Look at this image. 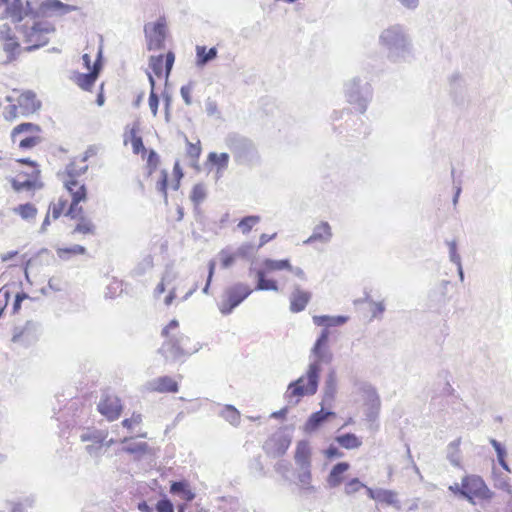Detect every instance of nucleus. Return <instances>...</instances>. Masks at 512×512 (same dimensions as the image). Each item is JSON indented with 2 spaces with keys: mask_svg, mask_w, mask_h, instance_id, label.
<instances>
[{
  "mask_svg": "<svg viewBox=\"0 0 512 512\" xmlns=\"http://www.w3.org/2000/svg\"><path fill=\"white\" fill-rule=\"evenodd\" d=\"M379 45L393 63L406 61L413 50L411 38L400 24L384 29L379 35Z\"/></svg>",
  "mask_w": 512,
  "mask_h": 512,
  "instance_id": "obj_1",
  "label": "nucleus"
},
{
  "mask_svg": "<svg viewBox=\"0 0 512 512\" xmlns=\"http://www.w3.org/2000/svg\"><path fill=\"white\" fill-rule=\"evenodd\" d=\"M320 366L318 363H310L306 375L291 381L284 393V399L288 406H297L305 396H312L317 392L319 384Z\"/></svg>",
  "mask_w": 512,
  "mask_h": 512,
  "instance_id": "obj_2",
  "label": "nucleus"
},
{
  "mask_svg": "<svg viewBox=\"0 0 512 512\" xmlns=\"http://www.w3.org/2000/svg\"><path fill=\"white\" fill-rule=\"evenodd\" d=\"M225 143L237 164L251 167L259 163L258 150L250 139L232 133L226 137Z\"/></svg>",
  "mask_w": 512,
  "mask_h": 512,
  "instance_id": "obj_3",
  "label": "nucleus"
},
{
  "mask_svg": "<svg viewBox=\"0 0 512 512\" xmlns=\"http://www.w3.org/2000/svg\"><path fill=\"white\" fill-rule=\"evenodd\" d=\"M346 101L353 105L361 114L365 113L373 97L371 85L356 76L344 83L343 87Z\"/></svg>",
  "mask_w": 512,
  "mask_h": 512,
  "instance_id": "obj_4",
  "label": "nucleus"
},
{
  "mask_svg": "<svg viewBox=\"0 0 512 512\" xmlns=\"http://www.w3.org/2000/svg\"><path fill=\"white\" fill-rule=\"evenodd\" d=\"M311 457L312 450L308 440H300L296 445L294 461L297 466V480L300 487L309 492H315V487L311 485Z\"/></svg>",
  "mask_w": 512,
  "mask_h": 512,
  "instance_id": "obj_5",
  "label": "nucleus"
},
{
  "mask_svg": "<svg viewBox=\"0 0 512 512\" xmlns=\"http://www.w3.org/2000/svg\"><path fill=\"white\" fill-rule=\"evenodd\" d=\"M16 29L23 34L24 41L30 44L24 48L26 52H32L45 46L49 42L47 34L55 30L50 24L37 21V19L34 20L31 27L19 25Z\"/></svg>",
  "mask_w": 512,
  "mask_h": 512,
  "instance_id": "obj_6",
  "label": "nucleus"
},
{
  "mask_svg": "<svg viewBox=\"0 0 512 512\" xmlns=\"http://www.w3.org/2000/svg\"><path fill=\"white\" fill-rule=\"evenodd\" d=\"M464 499L471 504H476V500L490 501L494 493L489 489L483 478L476 474H468L463 478Z\"/></svg>",
  "mask_w": 512,
  "mask_h": 512,
  "instance_id": "obj_7",
  "label": "nucleus"
},
{
  "mask_svg": "<svg viewBox=\"0 0 512 512\" xmlns=\"http://www.w3.org/2000/svg\"><path fill=\"white\" fill-rule=\"evenodd\" d=\"M9 18L17 26L26 19H37L36 2L32 0H10L0 19Z\"/></svg>",
  "mask_w": 512,
  "mask_h": 512,
  "instance_id": "obj_8",
  "label": "nucleus"
},
{
  "mask_svg": "<svg viewBox=\"0 0 512 512\" xmlns=\"http://www.w3.org/2000/svg\"><path fill=\"white\" fill-rule=\"evenodd\" d=\"M252 289L245 283H236L226 288L218 307L223 315H229L251 293Z\"/></svg>",
  "mask_w": 512,
  "mask_h": 512,
  "instance_id": "obj_9",
  "label": "nucleus"
},
{
  "mask_svg": "<svg viewBox=\"0 0 512 512\" xmlns=\"http://www.w3.org/2000/svg\"><path fill=\"white\" fill-rule=\"evenodd\" d=\"M97 410L103 415L108 421H114L118 419L123 410L121 399L105 391L101 395V399L97 404Z\"/></svg>",
  "mask_w": 512,
  "mask_h": 512,
  "instance_id": "obj_10",
  "label": "nucleus"
},
{
  "mask_svg": "<svg viewBox=\"0 0 512 512\" xmlns=\"http://www.w3.org/2000/svg\"><path fill=\"white\" fill-rule=\"evenodd\" d=\"M292 442V436L282 431L272 435V437L265 443L264 449L273 457L283 456L289 449Z\"/></svg>",
  "mask_w": 512,
  "mask_h": 512,
  "instance_id": "obj_11",
  "label": "nucleus"
},
{
  "mask_svg": "<svg viewBox=\"0 0 512 512\" xmlns=\"http://www.w3.org/2000/svg\"><path fill=\"white\" fill-rule=\"evenodd\" d=\"M75 10H77L76 6L65 4L60 0H45L36 3L37 19L50 16L52 12L65 15Z\"/></svg>",
  "mask_w": 512,
  "mask_h": 512,
  "instance_id": "obj_12",
  "label": "nucleus"
},
{
  "mask_svg": "<svg viewBox=\"0 0 512 512\" xmlns=\"http://www.w3.org/2000/svg\"><path fill=\"white\" fill-rule=\"evenodd\" d=\"M101 59H102V51L100 50L98 52L96 60L94 61L93 65H92L91 71H89L88 73H77L76 74L75 82L81 89H83L85 91H90L92 89V87L94 86V84L99 76L100 70L102 68Z\"/></svg>",
  "mask_w": 512,
  "mask_h": 512,
  "instance_id": "obj_13",
  "label": "nucleus"
},
{
  "mask_svg": "<svg viewBox=\"0 0 512 512\" xmlns=\"http://www.w3.org/2000/svg\"><path fill=\"white\" fill-rule=\"evenodd\" d=\"M145 390L158 393H177L179 384L172 377L164 375L154 378L145 384Z\"/></svg>",
  "mask_w": 512,
  "mask_h": 512,
  "instance_id": "obj_14",
  "label": "nucleus"
},
{
  "mask_svg": "<svg viewBox=\"0 0 512 512\" xmlns=\"http://www.w3.org/2000/svg\"><path fill=\"white\" fill-rule=\"evenodd\" d=\"M311 297L312 294L309 291H305L301 289L298 284H295L290 294V311L293 313L303 311L311 300Z\"/></svg>",
  "mask_w": 512,
  "mask_h": 512,
  "instance_id": "obj_15",
  "label": "nucleus"
},
{
  "mask_svg": "<svg viewBox=\"0 0 512 512\" xmlns=\"http://www.w3.org/2000/svg\"><path fill=\"white\" fill-rule=\"evenodd\" d=\"M18 106L23 115L33 114L41 108V101L36 98L33 91H25L18 97Z\"/></svg>",
  "mask_w": 512,
  "mask_h": 512,
  "instance_id": "obj_16",
  "label": "nucleus"
},
{
  "mask_svg": "<svg viewBox=\"0 0 512 512\" xmlns=\"http://www.w3.org/2000/svg\"><path fill=\"white\" fill-rule=\"evenodd\" d=\"M332 416H335L333 411L324 409L312 413L304 424V431L312 433L318 430Z\"/></svg>",
  "mask_w": 512,
  "mask_h": 512,
  "instance_id": "obj_17",
  "label": "nucleus"
},
{
  "mask_svg": "<svg viewBox=\"0 0 512 512\" xmlns=\"http://www.w3.org/2000/svg\"><path fill=\"white\" fill-rule=\"evenodd\" d=\"M40 177V169L35 168L32 170V174H28V178L24 181H20L18 179L12 180V187L15 191L20 192L23 190H33V189H40L43 187V183L39 181Z\"/></svg>",
  "mask_w": 512,
  "mask_h": 512,
  "instance_id": "obj_18",
  "label": "nucleus"
},
{
  "mask_svg": "<svg viewBox=\"0 0 512 512\" xmlns=\"http://www.w3.org/2000/svg\"><path fill=\"white\" fill-rule=\"evenodd\" d=\"M350 464L348 462H338L330 470L327 476V485L330 488L338 487L344 479V474L349 470Z\"/></svg>",
  "mask_w": 512,
  "mask_h": 512,
  "instance_id": "obj_19",
  "label": "nucleus"
},
{
  "mask_svg": "<svg viewBox=\"0 0 512 512\" xmlns=\"http://www.w3.org/2000/svg\"><path fill=\"white\" fill-rule=\"evenodd\" d=\"M332 238L331 226L328 222H321L313 229L311 236L304 241V244H311L316 241L327 243Z\"/></svg>",
  "mask_w": 512,
  "mask_h": 512,
  "instance_id": "obj_20",
  "label": "nucleus"
},
{
  "mask_svg": "<svg viewBox=\"0 0 512 512\" xmlns=\"http://www.w3.org/2000/svg\"><path fill=\"white\" fill-rule=\"evenodd\" d=\"M170 493L186 502H191L195 498V493L190 489V485L186 480L172 481Z\"/></svg>",
  "mask_w": 512,
  "mask_h": 512,
  "instance_id": "obj_21",
  "label": "nucleus"
},
{
  "mask_svg": "<svg viewBox=\"0 0 512 512\" xmlns=\"http://www.w3.org/2000/svg\"><path fill=\"white\" fill-rule=\"evenodd\" d=\"M165 26L161 22L153 25V34L149 36L148 50H161L164 47Z\"/></svg>",
  "mask_w": 512,
  "mask_h": 512,
  "instance_id": "obj_22",
  "label": "nucleus"
},
{
  "mask_svg": "<svg viewBox=\"0 0 512 512\" xmlns=\"http://www.w3.org/2000/svg\"><path fill=\"white\" fill-rule=\"evenodd\" d=\"M348 321L347 316L337 315V316H329V315H316L313 316V323L317 326L323 327V329L329 330L331 327H339L345 324Z\"/></svg>",
  "mask_w": 512,
  "mask_h": 512,
  "instance_id": "obj_23",
  "label": "nucleus"
},
{
  "mask_svg": "<svg viewBox=\"0 0 512 512\" xmlns=\"http://www.w3.org/2000/svg\"><path fill=\"white\" fill-rule=\"evenodd\" d=\"M78 181L76 179H70L65 182V187L69 191L72 197L73 206H77L80 202L85 201L87 197V189L85 184L80 185L77 189Z\"/></svg>",
  "mask_w": 512,
  "mask_h": 512,
  "instance_id": "obj_24",
  "label": "nucleus"
},
{
  "mask_svg": "<svg viewBox=\"0 0 512 512\" xmlns=\"http://www.w3.org/2000/svg\"><path fill=\"white\" fill-rule=\"evenodd\" d=\"M218 51L216 47H211L207 50L206 46H196V65L197 67H204L210 61L217 58Z\"/></svg>",
  "mask_w": 512,
  "mask_h": 512,
  "instance_id": "obj_25",
  "label": "nucleus"
},
{
  "mask_svg": "<svg viewBox=\"0 0 512 512\" xmlns=\"http://www.w3.org/2000/svg\"><path fill=\"white\" fill-rule=\"evenodd\" d=\"M266 272L264 269H259L256 272L257 284L255 290L257 291H278V284L273 279L266 278Z\"/></svg>",
  "mask_w": 512,
  "mask_h": 512,
  "instance_id": "obj_26",
  "label": "nucleus"
},
{
  "mask_svg": "<svg viewBox=\"0 0 512 512\" xmlns=\"http://www.w3.org/2000/svg\"><path fill=\"white\" fill-rule=\"evenodd\" d=\"M461 438H457L450 442L447 446V459L454 467H461Z\"/></svg>",
  "mask_w": 512,
  "mask_h": 512,
  "instance_id": "obj_27",
  "label": "nucleus"
},
{
  "mask_svg": "<svg viewBox=\"0 0 512 512\" xmlns=\"http://www.w3.org/2000/svg\"><path fill=\"white\" fill-rule=\"evenodd\" d=\"M40 132L41 127L39 125L30 122H24L14 127L11 133V138L13 142H16L17 138L23 133H26L27 135H34Z\"/></svg>",
  "mask_w": 512,
  "mask_h": 512,
  "instance_id": "obj_28",
  "label": "nucleus"
},
{
  "mask_svg": "<svg viewBox=\"0 0 512 512\" xmlns=\"http://www.w3.org/2000/svg\"><path fill=\"white\" fill-rule=\"evenodd\" d=\"M3 51L7 55L6 63L14 62L18 58L21 47L16 36H13V40L3 41Z\"/></svg>",
  "mask_w": 512,
  "mask_h": 512,
  "instance_id": "obj_29",
  "label": "nucleus"
},
{
  "mask_svg": "<svg viewBox=\"0 0 512 512\" xmlns=\"http://www.w3.org/2000/svg\"><path fill=\"white\" fill-rule=\"evenodd\" d=\"M122 450L127 454L134 455L137 460H140L144 454L151 452V448L146 442L128 443Z\"/></svg>",
  "mask_w": 512,
  "mask_h": 512,
  "instance_id": "obj_30",
  "label": "nucleus"
},
{
  "mask_svg": "<svg viewBox=\"0 0 512 512\" xmlns=\"http://www.w3.org/2000/svg\"><path fill=\"white\" fill-rule=\"evenodd\" d=\"M376 502L395 507L396 509H400V504L397 499V493L393 490L378 488Z\"/></svg>",
  "mask_w": 512,
  "mask_h": 512,
  "instance_id": "obj_31",
  "label": "nucleus"
},
{
  "mask_svg": "<svg viewBox=\"0 0 512 512\" xmlns=\"http://www.w3.org/2000/svg\"><path fill=\"white\" fill-rule=\"evenodd\" d=\"M337 443L345 449H356L361 446L362 441L354 433H345L336 437Z\"/></svg>",
  "mask_w": 512,
  "mask_h": 512,
  "instance_id": "obj_32",
  "label": "nucleus"
},
{
  "mask_svg": "<svg viewBox=\"0 0 512 512\" xmlns=\"http://www.w3.org/2000/svg\"><path fill=\"white\" fill-rule=\"evenodd\" d=\"M219 415L235 427L240 424V412L233 405H225Z\"/></svg>",
  "mask_w": 512,
  "mask_h": 512,
  "instance_id": "obj_33",
  "label": "nucleus"
},
{
  "mask_svg": "<svg viewBox=\"0 0 512 512\" xmlns=\"http://www.w3.org/2000/svg\"><path fill=\"white\" fill-rule=\"evenodd\" d=\"M140 131L139 122H135L130 130L132 149L135 154L145 152L146 148L143 144L142 137L138 136L137 133Z\"/></svg>",
  "mask_w": 512,
  "mask_h": 512,
  "instance_id": "obj_34",
  "label": "nucleus"
},
{
  "mask_svg": "<svg viewBox=\"0 0 512 512\" xmlns=\"http://www.w3.org/2000/svg\"><path fill=\"white\" fill-rule=\"evenodd\" d=\"M86 252V248L79 244H75L71 247L57 249V255L62 260H69L73 255H84Z\"/></svg>",
  "mask_w": 512,
  "mask_h": 512,
  "instance_id": "obj_35",
  "label": "nucleus"
},
{
  "mask_svg": "<svg viewBox=\"0 0 512 512\" xmlns=\"http://www.w3.org/2000/svg\"><path fill=\"white\" fill-rule=\"evenodd\" d=\"M229 154L226 152L223 153H216V152H210L208 154V161L212 164L217 166L218 172L225 170L228 167L229 163Z\"/></svg>",
  "mask_w": 512,
  "mask_h": 512,
  "instance_id": "obj_36",
  "label": "nucleus"
},
{
  "mask_svg": "<svg viewBox=\"0 0 512 512\" xmlns=\"http://www.w3.org/2000/svg\"><path fill=\"white\" fill-rule=\"evenodd\" d=\"M108 436L107 432L101 430H92L83 433L80 438L83 442H92L93 444H104Z\"/></svg>",
  "mask_w": 512,
  "mask_h": 512,
  "instance_id": "obj_37",
  "label": "nucleus"
},
{
  "mask_svg": "<svg viewBox=\"0 0 512 512\" xmlns=\"http://www.w3.org/2000/svg\"><path fill=\"white\" fill-rule=\"evenodd\" d=\"M264 270L267 272L276 271V270H284V269H292L290 261L288 259L282 260H273V259H265L263 261Z\"/></svg>",
  "mask_w": 512,
  "mask_h": 512,
  "instance_id": "obj_38",
  "label": "nucleus"
},
{
  "mask_svg": "<svg viewBox=\"0 0 512 512\" xmlns=\"http://www.w3.org/2000/svg\"><path fill=\"white\" fill-rule=\"evenodd\" d=\"M361 390L364 395V406L373 404H380L381 400L376 389L370 384H363Z\"/></svg>",
  "mask_w": 512,
  "mask_h": 512,
  "instance_id": "obj_39",
  "label": "nucleus"
},
{
  "mask_svg": "<svg viewBox=\"0 0 512 512\" xmlns=\"http://www.w3.org/2000/svg\"><path fill=\"white\" fill-rule=\"evenodd\" d=\"M207 196V190L204 184L197 183L193 186L190 199L194 203L195 206H198L201 202L205 200Z\"/></svg>",
  "mask_w": 512,
  "mask_h": 512,
  "instance_id": "obj_40",
  "label": "nucleus"
},
{
  "mask_svg": "<svg viewBox=\"0 0 512 512\" xmlns=\"http://www.w3.org/2000/svg\"><path fill=\"white\" fill-rule=\"evenodd\" d=\"M80 222L75 226L72 234L83 233V234H95V225L91 220L87 219L83 215L80 216Z\"/></svg>",
  "mask_w": 512,
  "mask_h": 512,
  "instance_id": "obj_41",
  "label": "nucleus"
},
{
  "mask_svg": "<svg viewBox=\"0 0 512 512\" xmlns=\"http://www.w3.org/2000/svg\"><path fill=\"white\" fill-rule=\"evenodd\" d=\"M14 211L25 220L34 219L37 214V208L31 203L20 204Z\"/></svg>",
  "mask_w": 512,
  "mask_h": 512,
  "instance_id": "obj_42",
  "label": "nucleus"
},
{
  "mask_svg": "<svg viewBox=\"0 0 512 512\" xmlns=\"http://www.w3.org/2000/svg\"><path fill=\"white\" fill-rule=\"evenodd\" d=\"M42 142V138L38 134L26 135L19 140V148L22 150H28Z\"/></svg>",
  "mask_w": 512,
  "mask_h": 512,
  "instance_id": "obj_43",
  "label": "nucleus"
},
{
  "mask_svg": "<svg viewBox=\"0 0 512 512\" xmlns=\"http://www.w3.org/2000/svg\"><path fill=\"white\" fill-rule=\"evenodd\" d=\"M255 252V248L251 243H244L240 247H238L235 251H233L236 259H249L253 256Z\"/></svg>",
  "mask_w": 512,
  "mask_h": 512,
  "instance_id": "obj_44",
  "label": "nucleus"
},
{
  "mask_svg": "<svg viewBox=\"0 0 512 512\" xmlns=\"http://www.w3.org/2000/svg\"><path fill=\"white\" fill-rule=\"evenodd\" d=\"M260 221V216L257 215H249L240 220L238 223V227L241 229L242 233L247 234L250 232L252 227Z\"/></svg>",
  "mask_w": 512,
  "mask_h": 512,
  "instance_id": "obj_45",
  "label": "nucleus"
},
{
  "mask_svg": "<svg viewBox=\"0 0 512 512\" xmlns=\"http://www.w3.org/2000/svg\"><path fill=\"white\" fill-rule=\"evenodd\" d=\"M218 257L221 261V267L223 269L231 267L237 260L236 257L234 256L233 251H230L229 249H222L218 253Z\"/></svg>",
  "mask_w": 512,
  "mask_h": 512,
  "instance_id": "obj_46",
  "label": "nucleus"
},
{
  "mask_svg": "<svg viewBox=\"0 0 512 512\" xmlns=\"http://www.w3.org/2000/svg\"><path fill=\"white\" fill-rule=\"evenodd\" d=\"M329 336L330 331L327 329H322L310 352H322L328 343Z\"/></svg>",
  "mask_w": 512,
  "mask_h": 512,
  "instance_id": "obj_47",
  "label": "nucleus"
},
{
  "mask_svg": "<svg viewBox=\"0 0 512 512\" xmlns=\"http://www.w3.org/2000/svg\"><path fill=\"white\" fill-rule=\"evenodd\" d=\"M167 186H168V173L166 170H162L161 178L157 182L156 189L163 195L164 203L166 205L168 204Z\"/></svg>",
  "mask_w": 512,
  "mask_h": 512,
  "instance_id": "obj_48",
  "label": "nucleus"
},
{
  "mask_svg": "<svg viewBox=\"0 0 512 512\" xmlns=\"http://www.w3.org/2000/svg\"><path fill=\"white\" fill-rule=\"evenodd\" d=\"M163 58H164V56L161 54L158 56H151L149 59V67L152 69L154 74L158 77H160L162 74Z\"/></svg>",
  "mask_w": 512,
  "mask_h": 512,
  "instance_id": "obj_49",
  "label": "nucleus"
},
{
  "mask_svg": "<svg viewBox=\"0 0 512 512\" xmlns=\"http://www.w3.org/2000/svg\"><path fill=\"white\" fill-rule=\"evenodd\" d=\"M381 403L365 406V416L368 422H375L378 419L380 413Z\"/></svg>",
  "mask_w": 512,
  "mask_h": 512,
  "instance_id": "obj_50",
  "label": "nucleus"
},
{
  "mask_svg": "<svg viewBox=\"0 0 512 512\" xmlns=\"http://www.w3.org/2000/svg\"><path fill=\"white\" fill-rule=\"evenodd\" d=\"M490 444L492 445V447L494 448V450L496 452L498 463L505 461L506 456H507V451H506L505 446L501 442H499L493 438L490 439Z\"/></svg>",
  "mask_w": 512,
  "mask_h": 512,
  "instance_id": "obj_51",
  "label": "nucleus"
},
{
  "mask_svg": "<svg viewBox=\"0 0 512 512\" xmlns=\"http://www.w3.org/2000/svg\"><path fill=\"white\" fill-rule=\"evenodd\" d=\"M156 512H174V505L172 501L166 496L158 500L155 506Z\"/></svg>",
  "mask_w": 512,
  "mask_h": 512,
  "instance_id": "obj_52",
  "label": "nucleus"
},
{
  "mask_svg": "<svg viewBox=\"0 0 512 512\" xmlns=\"http://www.w3.org/2000/svg\"><path fill=\"white\" fill-rule=\"evenodd\" d=\"M183 136H184V140L188 146V148H187L188 156L193 159H198L201 154L200 142L198 141L197 144H193L189 141V139L187 138V136L185 134Z\"/></svg>",
  "mask_w": 512,
  "mask_h": 512,
  "instance_id": "obj_53",
  "label": "nucleus"
},
{
  "mask_svg": "<svg viewBox=\"0 0 512 512\" xmlns=\"http://www.w3.org/2000/svg\"><path fill=\"white\" fill-rule=\"evenodd\" d=\"M363 487H365V485L358 478H353L346 483L345 493L351 495L358 492Z\"/></svg>",
  "mask_w": 512,
  "mask_h": 512,
  "instance_id": "obj_54",
  "label": "nucleus"
},
{
  "mask_svg": "<svg viewBox=\"0 0 512 512\" xmlns=\"http://www.w3.org/2000/svg\"><path fill=\"white\" fill-rule=\"evenodd\" d=\"M447 245L449 247V259L454 264L461 263V257L457 252V243L455 240L448 241Z\"/></svg>",
  "mask_w": 512,
  "mask_h": 512,
  "instance_id": "obj_55",
  "label": "nucleus"
},
{
  "mask_svg": "<svg viewBox=\"0 0 512 512\" xmlns=\"http://www.w3.org/2000/svg\"><path fill=\"white\" fill-rule=\"evenodd\" d=\"M13 36H15V34L13 33L12 28L8 23L0 25V42L13 40Z\"/></svg>",
  "mask_w": 512,
  "mask_h": 512,
  "instance_id": "obj_56",
  "label": "nucleus"
},
{
  "mask_svg": "<svg viewBox=\"0 0 512 512\" xmlns=\"http://www.w3.org/2000/svg\"><path fill=\"white\" fill-rule=\"evenodd\" d=\"M163 101H164V112H165V121L170 122L171 113L170 108L172 104V96L168 92L164 91L162 93Z\"/></svg>",
  "mask_w": 512,
  "mask_h": 512,
  "instance_id": "obj_57",
  "label": "nucleus"
},
{
  "mask_svg": "<svg viewBox=\"0 0 512 512\" xmlns=\"http://www.w3.org/2000/svg\"><path fill=\"white\" fill-rule=\"evenodd\" d=\"M215 267H216V262L215 260H210L209 263H208V276H207V281H206V284L203 288V293L204 294H208L209 292V287H210V284H211V281H212V278H213V275H214V272H215Z\"/></svg>",
  "mask_w": 512,
  "mask_h": 512,
  "instance_id": "obj_58",
  "label": "nucleus"
},
{
  "mask_svg": "<svg viewBox=\"0 0 512 512\" xmlns=\"http://www.w3.org/2000/svg\"><path fill=\"white\" fill-rule=\"evenodd\" d=\"M495 487L498 489H501L505 492H508V493L512 492L509 478L506 476L505 477L500 476V477L495 478Z\"/></svg>",
  "mask_w": 512,
  "mask_h": 512,
  "instance_id": "obj_59",
  "label": "nucleus"
},
{
  "mask_svg": "<svg viewBox=\"0 0 512 512\" xmlns=\"http://www.w3.org/2000/svg\"><path fill=\"white\" fill-rule=\"evenodd\" d=\"M158 106H159V96L152 89L149 94V107H150V110H151V113L153 114V116L157 115Z\"/></svg>",
  "mask_w": 512,
  "mask_h": 512,
  "instance_id": "obj_60",
  "label": "nucleus"
},
{
  "mask_svg": "<svg viewBox=\"0 0 512 512\" xmlns=\"http://www.w3.org/2000/svg\"><path fill=\"white\" fill-rule=\"evenodd\" d=\"M88 170V166H83L81 168L76 169L74 164H70L67 166V174L70 177V179H76V177H79L86 173Z\"/></svg>",
  "mask_w": 512,
  "mask_h": 512,
  "instance_id": "obj_61",
  "label": "nucleus"
},
{
  "mask_svg": "<svg viewBox=\"0 0 512 512\" xmlns=\"http://www.w3.org/2000/svg\"><path fill=\"white\" fill-rule=\"evenodd\" d=\"M158 163L159 155L155 150H150L147 158V166L149 168V173H152V171L157 168Z\"/></svg>",
  "mask_w": 512,
  "mask_h": 512,
  "instance_id": "obj_62",
  "label": "nucleus"
},
{
  "mask_svg": "<svg viewBox=\"0 0 512 512\" xmlns=\"http://www.w3.org/2000/svg\"><path fill=\"white\" fill-rule=\"evenodd\" d=\"M192 89H193L192 83L183 85L180 89V94H181L186 105L192 104V99H191Z\"/></svg>",
  "mask_w": 512,
  "mask_h": 512,
  "instance_id": "obj_63",
  "label": "nucleus"
},
{
  "mask_svg": "<svg viewBox=\"0 0 512 512\" xmlns=\"http://www.w3.org/2000/svg\"><path fill=\"white\" fill-rule=\"evenodd\" d=\"M225 512H249L245 507H243L238 500L232 499L229 502V508Z\"/></svg>",
  "mask_w": 512,
  "mask_h": 512,
  "instance_id": "obj_64",
  "label": "nucleus"
}]
</instances>
